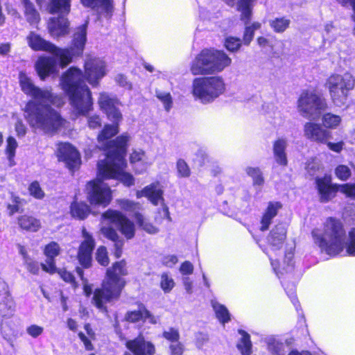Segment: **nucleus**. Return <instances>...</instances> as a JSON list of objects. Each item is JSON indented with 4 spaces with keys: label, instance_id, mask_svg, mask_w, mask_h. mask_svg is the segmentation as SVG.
<instances>
[{
    "label": "nucleus",
    "instance_id": "7",
    "mask_svg": "<svg viewBox=\"0 0 355 355\" xmlns=\"http://www.w3.org/2000/svg\"><path fill=\"white\" fill-rule=\"evenodd\" d=\"M231 64V58L224 51L204 49L191 62L190 71L194 76L214 75L221 73Z\"/></svg>",
    "mask_w": 355,
    "mask_h": 355
},
{
    "label": "nucleus",
    "instance_id": "34",
    "mask_svg": "<svg viewBox=\"0 0 355 355\" xmlns=\"http://www.w3.org/2000/svg\"><path fill=\"white\" fill-rule=\"evenodd\" d=\"M322 123L324 128L335 130L341 124L342 117L339 115L327 112L322 115Z\"/></svg>",
    "mask_w": 355,
    "mask_h": 355
},
{
    "label": "nucleus",
    "instance_id": "38",
    "mask_svg": "<svg viewBox=\"0 0 355 355\" xmlns=\"http://www.w3.org/2000/svg\"><path fill=\"white\" fill-rule=\"evenodd\" d=\"M24 8L26 21L32 26L38 24L40 21V17L38 12L34 8L33 4L32 3L27 4Z\"/></svg>",
    "mask_w": 355,
    "mask_h": 355
},
{
    "label": "nucleus",
    "instance_id": "51",
    "mask_svg": "<svg viewBox=\"0 0 355 355\" xmlns=\"http://www.w3.org/2000/svg\"><path fill=\"white\" fill-rule=\"evenodd\" d=\"M340 192L346 197L355 199V183L343 184L340 185Z\"/></svg>",
    "mask_w": 355,
    "mask_h": 355
},
{
    "label": "nucleus",
    "instance_id": "42",
    "mask_svg": "<svg viewBox=\"0 0 355 355\" xmlns=\"http://www.w3.org/2000/svg\"><path fill=\"white\" fill-rule=\"evenodd\" d=\"M335 175L340 180L347 181L351 177L352 171L349 166L340 164L335 168Z\"/></svg>",
    "mask_w": 355,
    "mask_h": 355
},
{
    "label": "nucleus",
    "instance_id": "44",
    "mask_svg": "<svg viewBox=\"0 0 355 355\" xmlns=\"http://www.w3.org/2000/svg\"><path fill=\"white\" fill-rule=\"evenodd\" d=\"M156 96L159 101L162 102L166 110L168 111L171 109L173 103L170 93L157 90Z\"/></svg>",
    "mask_w": 355,
    "mask_h": 355
},
{
    "label": "nucleus",
    "instance_id": "60",
    "mask_svg": "<svg viewBox=\"0 0 355 355\" xmlns=\"http://www.w3.org/2000/svg\"><path fill=\"white\" fill-rule=\"evenodd\" d=\"M15 128L17 135L19 137H22L25 136V135L26 134L27 128L26 125L23 123L22 121L20 119L17 120L15 123Z\"/></svg>",
    "mask_w": 355,
    "mask_h": 355
},
{
    "label": "nucleus",
    "instance_id": "61",
    "mask_svg": "<svg viewBox=\"0 0 355 355\" xmlns=\"http://www.w3.org/2000/svg\"><path fill=\"white\" fill-rule=\"evenodd\" d=\"M88 125L90 128H97L101 126V120L98 115H94L88 118Z\"/></svg>",
    "mask_w": 355,
    "mask_h": 355
},
{
    "label": "nucleus",
    "instance_id": "50",
    "mask_svg": "<svg viewBox=\"0 0 355 355\" xmlns=\"http://www.w3.org/2000/svg\"><path fill=\"white\" fill-rule=\"evenodd\" d=\"M320 168V163L316 158H313L306 163V169L307 173L311 176L315 175L316 173L319 171Z\"/></svg>",
    "mask_w": 355,
    "mask_h": 355
},
{
    "label": "nucleus",
    "instance_id": "36",
    "mask_svg": "<svg viewBox=\"0 0 355 355\" xmlns=\"http://www.w3.org/2000/svg\"><path fill=\"white\" fill-rule=\"evenodd\" d=\"M241 335L240 340L237 343V348L242 355H250L252 352V343L248 334L244 331L239 330Z\"/></svg>",
    "mask_w": 355,
    "mask_h": 355
},
{
    "label": "nucleus",
    "instance_id": "52",
    "mask_svg": "<svg viewBox=\"0 0 355 355\" xmlns=\"http://www.w3.org/2000/svg\"><path fill=\"white\" fill-rule=\"evenodd\" d=\"M26 270L31 272L33 275H38L40 266L42 267L41 264H39V263L35 260H33L32 258L28 259L26 261L24 262Z\"/></svg>",
    "mask_w": 355,
    "mask_h": 355
},
{
    "label": "nucleus",
    "instance_id": "9",
    "mask_svg": "<svg viewBox=\"0 0 355 355\" xmlns=\"http://www.w3.org/2000/svg\"><path fill=\"white\" fill-rule=\"evenodd\" d=\"M225 90L224 80L214 76L196 78L192 82V94L202 103H209L222 95Z\"/></svg>",
    "mask_w": 355,
    "mask_h": 355
},
{
    "label": "nucleus",
    "instance_id": "22",
    "mask_svg": "<svg viewBox=\"0 0 355 355\" xmlns=\"http://www.w3.org/2000/svg\"><path fill=\"white\" fill-rule=\"evenodd\" d=\"M125 347L133 355H154L155 353L154 345L151 342L146 341L141 335L133 340H128Z\"/></svg>",
    "mask_w": 355,
    "mask_h": 355
},
{
    "label": "nucleus",
    "instance_id": "35",
    "mask_svg": "<svg viewBox=\"0 0 355 355\" xmlns=\"http://www.w3.org/2000/svg\"><path fill=\"white\" fill-rule=\"evenodd\" d=\"M135 219L137 224L146 232L154 234L159 232V229L150 223L141 213L135 214Z\"/></svg>",
    "mask_w": 355,
    "mask_h": 355
},
{
    "label": "nucleus",
    "instance_id": "59",
    "mask_svg": "<svg viewBox=\"0 0 355 355\" xmlns=\"http://www.w3.org/2000/svg\"><path fill=\"white\" fill-rule=\"evenodd\" d=\"M77 273L83 282V290L87 296H89L92 292V288L89 285L85 279L83 278V272L80 268H76Z\"/></svg>",
    "mask_w": 355,
    "mask_h": 355
},
{
    "label": "nucleus",
    "instance_id": "28",
    "mask_svg": "<svg viewBox=\"0 0 355 355\" xmlns=\"http://www.w3.org/2000/svg\"><path fill=\"white\" fill-rule=\"evenodd\" d=\"M125 319L131 322L146 320H148L151 324H157L158 322V318L153 315L143 304L138 306V310L128 312Z\"/></svg>",
    "mask_w": 355,
    "mask_h": 355
},
{
    "label": "nucleus",
    "instance_id": "12",
    "mask_svg": "<svg viewBox=\"0 0 355 355\" xmlns=\"http://www.w3.org/2000/svg\"><path fill=\"white\" fill-rule=\"evenodd\" d=\"M327 107L325 99L314 89L303 90L297 101L298 111L309 119H318Z\"/></svg>",
    "mask_w": 355,
    "mask_h": 355
},
{
    "label": "nucleus",
    "instance_id": "55",
    "mask_svg": "<svg viewBox=\"0 0 355 355\" xmlns=\"http://www.w3.org/2000/svg\"><path fill=\"white\" fill-rule=\"evenodd\" d=\"M58 274L64 282L71 284L74 288L76 287V283L75 282L74 277L71 273L67 271L66 270H60L58 271Z\"/></svg>",
    "mask_w": 355,
    "mask_h": 355
},
{
    "label": "nucleus",
    "instance_id": "46",
    "mask_svg": "<svg viewBox=\"0 0 355 355\" xmlns=\"http://www.w3.org/2000/svg\"><path fill=\"white\" fill-rule=\"evenodd\" d=\"M116 202L122 209L126 211H134L139 206L138 202L128 199H119Z\"/></svg>",
    "mask_w": 355,
    "mask_h": 355
},
{
    "label": "nucleus",
    "instance_id": "3",
    "mask_svg": "<svg viewBox=\"0 0 355 355\" xmlns=\"http://www.w3.org/2000/svg\"><path fill=\"white\" fill-rule=\"evenodd\" d=\"M119 123L105 125L98 135L100 148L106 152L105 159L98 162L100 174L107 178H119L125 186L130 187L135 184V178L124 171L127 166L125 157L130 137L125 133L110 140L119 132Z\"/></svg>",
    "mask_w": 355,
    "mask_h": 355
},
{
    "label": "nucleus",
    "instance_id": "4",
    "mask_svg": "<svg viewBox=\"0 0 355 355\" xmlns=\"http://www.w3.org/2000/svg\"><path fill=\"white\" fill-rule=\"evenodd\" d=\"M88 21L78 27L73 35L72 45L69 49H60L49 41L44 39L40 34L31 31L26 37L28 46L35 51H46L60 60L62 67L71 62L72 57L83 53L87 40V27Z\"/></svg>",
    "mask_w": 355,
    "mask_h": 355
},
{
    "label": "nucleus",
    "instance_id": "24",
    "mask_svg": "<svg viewBox=\"0 0 355 355\" xmlns=\"http://www.w3.org/2000/svg\"><path fill=\"white\" fill-rule=\"evenodd\" d=\"M48 28L53 37L64 36L69 33V22L64 15L52 17L49 20Z\"/></svg>",
    "mask_w": 355,
    "mask_h": 355
},
{
    "label": "nucleus",
    "instance_id": "13",
    "mask_svg": "<svg viewBox=\"0 0 355 355\" xmlns=\"http://www.w3.org/2000/svg\"><path fill=\"white\" fill-rule=\"evenodd\" d=\"M114 179L122 181L119 178L110 177L100 174L99 163H98V177L96 180L87 184V198L92 205L107 206L112 199V191L110 187L103 182L105 180Z\"/></svg>",
    "mask_w": 355,
    "mask_h": 355
},
{
    "label": "nucleus",
    "instance_id": "40",
    "mask_svg": "<svg viewBox=\"0 0 355 355\" xmlns=\"http://www.w3.org/2000/svg\"><path fill=\"white\" fill-rule=\"evenodd\" d=\"M242 46V41L240 38L228 36L224 40V46L232 53H236L239 51Z\"/></svg>",
    "mask_w": 355,
    "mask_h": 355
},
{
    "label": "nucleus",
    "instance_id": "41",
    "mask_svg": "<svg viewBox=\"0 0 355 355\" xmlns=\"http://www.w3.org/2000/svg\"><path fill=\"white\" fill-rule=\"evenodd\" d=\"M290 20L285 17L275 18L270 21V26L276 33L284 32L289 26Z\"/></svg>",
    "mask_w": 355,
    "mask_h": 355
},
{
    "label": "nucleus",
    "instance_id": "21",
    "mask_svg": "<svg viewBox=\"0 0 355 355\" xmlns=\"http://www.w3.org/2000/svg\"><path fill=\"white\" fill-rule=\"evenodd\" d=\"M163 189L161 184L159 182H155L149 185H147L141 190H138L136 192L137 198L145 197L154 205H158L159 203L164 202Z\"/></svg>",
    "mask_w": 355,
    "mask_h": 355
},
{
    "label": "nucleus",
    "instance_id": "37",
    "mask_svg": "<svg viewBox=\"0 0 355 355\" xmlns=\"http://www.w3.org/2000/svg\"><path fill=\"white\" fill-rule=\"evenodd\" d=\"M212 307L215 311L216 318L222 324L228 322L230 320V315L227 308L217 302L215 300L211 301Z\"/></svg>",
    "mask_w": 355,
    "mask_h": 355
},
{
    "label": "nucleus",
    "instance_id": "57",
    "mask_svg": "<svg viewBox=\"0 0 355 355\" xmlns=\"http://www.w3.org/2000/svg\"><path fill=\"white\" fill-rule=\"evenodd\" d=\"M78 337L80 340L83 343L84 347L87 351H92L94 347L92 343V340L89 336H85L83 332L78 333Z\"/></svg>",
    "mask_w": 355,
    "mask_h": 355
},
{
    "label": "nucleus",
    "instance_id": "43",
    "mask_svg": "<svg viewBox=\"0 0 355 355\" xmlns=\"http://www.w3.org/2000/svg\"><path fill=\"white\" fill-rule=\"evenodd\" d=\"M175 286L173 279L167 273L162 274L160 277V286L163 291L168 293L171 291Z\"/></svg>",
    "mask_w": 355,
    "mask_h": 355
},
{
    "label": "nucleus",
    "instance_id": "33",
    "mask_svg": "<svg viewBox=\"0 0 355 355\" xmlns=\"http://www.w3.org/2000/svg\"><path fill=\"white\" fill-rule=\"evenodd\" d=\"M89 213L90 208L85 202L74 201L70 206V214L76 219L84 220Z\"/></svg>",
    "mask_w": 355,
    "mask_h": 355
},
{
    "label": "nucleus",
    "instance_id": "62",
    "mask_svg": "<svg viewBox=\"0 0 355 355\" xmlns=\"http://www.w3.org/2000/svg\"><path fill=\"white\" fill-rule=\"evenodd\" d=\"M180 271L182 275H191L193 271V266L189 261H184L182 263Z\"/></svg>",
    "mask_w": 355,
    "mask_h": 355
},
{
    "label": "nucleus",
    "instance_id": "14",
    "mask_svg": "<svg viewBox=\"0 0 355 355\" xmlns=\"http://www.w3.org/2000/svg\"><path fill=\"white\" fill-rule=\"evenodd\" d=\"M98 103L101 110L105 113L109 120L113 123H119L122 120V114L119 110L121 103L117 98L103 92L100 94Z\"/></svg>",
    "mask_w": 355,
    "mask_h": 355
},
{
    "label": "nucleus",
    "instance_id": "5",
    "mask_svg": "<svg viewBox=\"0 0 355 355\" xmlns=\"http://www.w3.org/2000/svg\"><path fill=\"white\" fill-rule=\"evenodd\" d=\"M314 242L322 251L336 255L345 249L347 252L348 234L346 236L343 223L340 219L329 217L324 223L323 232L318 229L312 232Z\"/></svg>",
    "mask_w": 355,
    "mask_h": 355
},
{
    "label": "nucleus",
    "instance_id": "25",
    "mask_svg": "<svg viewBox=\"0 0 355 355\" xmlns=\"http://www.w3.org/2000/svg\"><path fill=\"white\" fill-rule=\"evenodd\" d=\"M60 248L59 245L55 242H51L46 245L44 248V254L46 257L45 263H41L42 268L44 271L53 274L56 271V267L54 258L60 254Z\"/></svg>",
    "mask_w": 355,
    "mask_h": 355
},
{
    "label": "nucleus",
    "instance_id": "11",
    "mask_svg": "<svg viewBox=\"0 0 355 355\" xmlns=\"http://www.w3.org/2000/svg\"><path fill=\"white\" fill-rule=\"evenodd\" d=\"M325 85L334 105L341 107L346 104L349 94L354 87L355 78L349 72L334 73L327 78Z\"/></svg>",
    "mask_w": 355,
    "mask_h": 355
},
{
    "label": "nucleus",
    "instance_id": "26",
    "mask_svg": "<svg viewBox=\"0 0 355 355\" xmlns=\"http://www.w3.org/2000/svg\"><path fill=\"white\" fill-rule=\"evenodd\" d=\"M15 302L7 290L6 283H2L0 291V314L3 317H9L15 312Z\"/></svg>",
    "mask_w": 355,
    "mask_h": 355
},
{
    "label": "nucleus",
    "instance_id": "56",
    "mask_svg": "<svg viewBox=\"0 0 355 355\" xmlns=\"http://www.w3.org/2000/svg\"><path fill=\"white\" fill-rule=\"evenodd\" d=\"M115 81L119 85L129 90L132 89V84L127 80V78L124 75L117 74L115 77Z\"/></svg>",
    "mask_w": 355,
    "mask_h": 355
},
{
    "label": "nucleus",
    "instance_id": "31",
    "mask_svg": "<svg viewBox=\"0 0 355 355\" xmlns=\"http://www.w3.org/2000/svg\"><path fill=\"white\" fill-rule=\"evenodd\" d=\"M19 227L24 230L36 232L41 228L40 220L29 215H22L17 218Z\"/></svg>",
    "mask_w": 355,
    "mask_h": 355
},
{
    "label": "nucleus",
    "instance_id": "20",
    "mask_svg": "<svg viewBox=\"0 0 355 355\" xmlns=\"http://www.w3.org/2000/svg\"><path fill=\"white\" fill-rule=\"evenodd\" d=\"M84 241L81 243L78 259L80 263L85 268H88L92 262V252L94 248V240L92 236L85 230H83Z\"/></svg>",
    "mask_w": 355,
    "mask_h": 355
},
{
    "label": "nucleus",
    "instance_id": "63",
    "mask_svg": "<svg viewBox=\"0 0 355 355\" xmlns=\"http://www.w3.org/2000/svg\"><path fill=\"white\" fill-rule=\"evenodd\" d=\"M325 144H327V146L331 150L336 152V153L341 152L343 148V146H344L343 141L333 143V142H330V141H327V143H325Z\"/></svg>",
    "mask_w": 355,
    "mask_h": 355
},
{
    "label": "nucleus",
    "instance_id": "16",
    "mask_svg": "<svg viewBox=\"0 0 355 355\" xmlns=\"http://www.w3.org/2000/svg\"><path fill=\"white\" fill-rule=\"evenodd\" d=\"M57 156L64 162L70 170H74L80 164V157L77 150L69 143L58 144Z\"/></svg>",
    "mask_w": 355,
    "mask_h": 355
},
{
    "label": "nucleus",
    "instance_id": "27",
    "mask_svg": "<svg viewBox=\"0 0 355 355\" xmlns=\"http://www.w3.org/2000/svg\"><path fill=\"white\" fill-rule=\"evenodd\" d=\"M80 2L85 7L96 10L106 17H110L113 11L112 0H80Z\"/></svg>",
    "mask_w": 355,
    "mask_h": 355
},
{
    "label": "nucleus",
    "instance_id": "6",
    "mask_svg": "<svg viewBox=\"0 0 355 355\" xmlns=\"http://www.w3.org/2000/svg\"><path fill=\"white\" fill-rule=\"evenodd\" d=\"M126 274L124 261L116 262L112 268L107 269L102 288L96 290L93 297L94 304L98 309L105 311V304L119 297L125 285V281L120 276Z\"/></svg>",
    "mask_w": 355,
    "mask_h": 355
},
{
    "label": "nucleus",
    "instance_id": "17",
    "mask_svg": "<svg viewBox=\"0 0 355 355\" xmlns=\"http://www.w3.org/2000/svg\"><path fill=\"white\" fill-rule=\"evenodd\" d=\"M315 182L322 202H326L331 200L336 196L338 191L340 192L341 184H331V178L329 175L316 178Z\"/></svg>",
    "mask_w": 355,
    "mask_h": 355
},
{
    "label": "nucleus",
    "instance_id": "2",
    "mask_svg": "<svg viewBox=\"0 0 355 355\" xmlns=\"http://www.w3.org/2000/svg\"><path fill=\"white\" fill-rule=\"evenodd\" d=\"M107 71L104 60L88 56L85 61L84 74L80 69L71 67L62 75V89L69 96L70 105L76 116H86L93 108L92 92L83 78L92 87H96Z\"/></svg>",
    "mask_w": 355,
    "mask_h": 355
},
{
    "label": "nucleus",
    "instance_id": "58",
    "mask_svg": "<svg viewBox=\"0 0 355 355\" xmlns=\"http://www.w3.org/2000/svg\"><path fill=\"white\" fill-rule=\"evenodd\" d=\"M169 348L171 350V355H182L184 352V346L179 341L171 343Z\"/></svg>",
    "mask_w": 355,
    "mask_h": 355
},
{
    "label": "nucleus",
    "instance_id": "10",
    "mask_svg": "<svg viewBox=\"0 0 355 355\" xmlns=\"http://www.w3.org/2000/svg\"><path fill=\"white\" fill-rule=\"evenodd\" d=\"M101 223V233L111 241L119 239L116 230L110 227L111 224L116 225L126 239H130L135 236L134 223L119 211L113 209L106 211L102 215Z\"/></svg>",
    "mask_w": 355,
    "mask_h": 355
},
{
    "label": "nucleus",
    "instance_id": "49",
    "mask_svg": "<svg viewBox=\"0 0 355 355\" xmlns=\"http://www.w3.org/2000/svg\"><path fill=\"white\" fill-rule=\"evenodd\" d=\"M176 167L179 176L187 178L190 175V168L184 160L182 159H178L176 164Z\"/></svg>",
    "mask_w": 355,
    "mask_h": 355
},
{
    "label": "nucleus",
    "instance_id": "18",
    "mask_svg": "<svg viewBox=\"0 0 355 355\" xmlns=\"http://www.w3.org/2000/svg\"><path fill=\"white\" fill-rule=\"evenodd\" d=\"M304 135L309 140L324 144L331 138V132L320 124L306 122L304 125Z\"/></svg>",
    "mask_w": 355,
    "mask_h": 355
},
{
    "label": "nucleus",
    "instance_id": "45",
    "mask_svg": "<svg viewBox=\"0 0 355 355\" xmlns=\"http://www.w3.org/2000/svg\"><path fill=\"white\" fill-rule=\"evenodd\" d=\"M286 346L282 343L273 340L268 343V349L274 355H285L286 354Z\"/></svg>",
    "mask_w": 355,
    "mask_h": 355
},
{
    "label": "nucleus",
    "instance_id": "47",
    "mask_svg": "<svg viewBox=\"0 0 355 355\" xmlns=\"http://www.w3.org/2000/svg\"><path fill=\"white\" fill-rule=\"evenodd\" d=\"M28 191L35 198L42 199L44 197V192L37 182H33L29 185Z\"/></svg>",
    "mask_w": 355,
    "mask_h": 355
},
{
    "label": "nucleus",
    "instance_id": "64",
    "mask_svg": "<svg viewBox=\"0 0 355 355\" xmlns=\"http://www.w3.org/2000/svg\"><path fill=\"white\" fill-rule=\"evenodd\" d=\"M178 262V258L175 255H168L164 258L163 263L168 266L172 267Z\"/></svg>",
    "mask_w": 355,
    "mask_h": 355
},
{
    "label": "nucleus",
    "instance_id": "1",
    "mask_svg": "<svg viewBox=\"0 0 355 355\" xmlns=\"http://www.w3.org/2000/svg\"><path fill=\"white\" fill-rule=\"evenodd\" d=\"M19 79L23 92L33 98L24 108V116L30 126L45 133H55L65 128L67 121L51 107V105L61 106L62 98L53 94L49 89L35 86L24 72L19 73Z\"/></svg>",
    "mask_w": 355,
    "mask_h": 355
},
{
    "label": "nucleus",
    "instance_id": "19",
    "mask_svg": "<svg viewBox=\"0 0 355 355\" xmlns=\"http://www.w3.org/2000/svg\"><path fill=\"white\" fill-rule=\"evenodd\" d=\"M57 60H60L56 56L53 57L41 55L40 56L35 64V70L41 80H44L49 76L58 72Z\"/></svg>",
    "mask_w": 355,
    "mask_h": 355
},
{
    "label": "nucleus",
    "instance_id": "8",
    "mask_svg": "<svg viewBox=\"0 0 355 355\" xmlns=\"http://www.w3.org/2000/svg\"><path fill=\"white\" fill-rule=\"evenodd\" d=\"M286 235V230L283 225H276L270 232V235L268 237V241L270 245V249L266 252L268 254L271 266L273 268L274 272L281 278V276L284 274H288L292 272L293 270V253L289 252L285 254L283 266L282 268H278V262L275 259V254H276L277 250L282 248Z\"/></svg>",
    "mask_w": 355,
    "mask_h": 355
},
{
    "label": "nucleus",
    "instance_id": "54",
    "mask_svg": "<svg viewBox=\"0 0 355 355\" xmlns=\"http://www.w3.org/2000/svg\"><path fill=\"white\" fill-rule=\"evenodd\" d=\"M163 336L172 343L178 342L180 338V334L177 329L171 328L163 333Z\"/></svg>",
    "mask_w": 355,
    "mask_h": 355
},
{
    "label": "nucleus",
    "instance_id": "48",
    "mask_svg": "<svg viewBox=\"0 0 355 355\" xmlns=\"http://www.w3.org/2000/svg\"><path fill=\"white\" fill-rule=\"evenodd\" d=\"M96 259L97 261L102 266H107L109 263L107 252L104 246H100L96 253Z\"/></svg>",
    "mask_w": 355,
    "mask_h": 355
},
{
    "label": "nucleus",
    "instance_id": "23",
    "mask_svg": "<svg viewBox=\"0 0 355 355\" xmlns=\"http://www.w3.org/2000/svg\"><path fill=\"white\" fill-rule=\"evenodd\" d=\"M130 161L135 173L138 174L146 172L152 164L151 159L141 149L133 150L130 156Z\"/></svg>",
    "mask_w": 355,
    "mask_h": 355
},
{
    "label": "nucleus",
    "instance_id": "53",
    "mask_svg": "<svg viewBox=\"0 0 355 355\" xmlns=\"http://www.w3.org/2000/svg\"><path fill=\"white\" fill-rule=\"evenodd\" d=\"M26 333L33 338L41 336L44 332V328L37 324H31L26 329Z\"/></svg>",
    "mask_w": 355,
    "mask_h": 355
},
{
    "label": "nucleus",
    "instance_id": "39",
    "mask_svg": "<svg viewBox=\"0 0 355 355\" xmlns=\"http://www.w3.org/2000/svg\"><path fill=\"white\" fill-rule=\"evenodd\" d=\"M6 143L7 144L6 148V153L9 162V164L10 166H14L15 164L14 158L18 144L13 137H8Z\"/></svg>",
    "mask_w": 355,
    "mask_h": 355
},
{
    "label": "nucleus",
    "instance_id": "32",
    "mask_svg": "<svg viewBox=\"0 0 355 355\" xmlns=\"http://www.w3.org/2000/svg\"><path fill=\"white\" fill-rule=\"evenodd\" d=\"M71 0H51L47 9L51 14L67 15L71 10Z\"/></svg>",
    "mask_w": 355,
    "mask_h": 355
},
{
    "label": "nucleus",
    "instance_id": "29",
    "mask_svg": "<svg viewBox=\"0 0 355 355\" xmlns=\"http://www.w3.org/2000/svg\"><path fill=\"white\" fill-rule=\"evenodd\" d=\"M282 205L278 202H270L264 211L261 220L260 230L263 232L267 230L272 223V219L281 209Z\"/></svg>",
    "mask_w": 355,
    "mask_h": 355
},
{
    "label": "nucleus",
    "instance_id": "15",
    "mask_svg": "<svg viewBox=\"0 0 355 355\" xmlns=\"http://www.w3.org/2000/svg\"><path fill=\"white\" fill-rule=\"evenodd\" d=\"M254 0H239L237 10L241 12V20L245 25L243 36V42L245 45L248 46L252 40L254 31L248 26L252 14Z\"/></svg>",
    "mask_w": 355,
    "mask_h": 355
},
{
    "label": "nucleus",
    "instance_id": "30",
    "mask_svg": "<svg viewBox=\"0 0 355 355\" xmlns=\"http://www.w3.org/2000/svg\"><path fill=\"white\" fill-rule=\"evenodd\" d=\"M287 145L288 142L285 138H279L273 144V153L275 161L282 166H286L288 162L285 152Z\"/></svg>",
    "mask_w": 355,
    "mask_h": 355
}]
</instances>
